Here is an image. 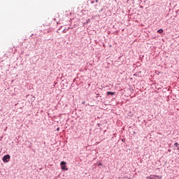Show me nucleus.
Masks as SVG:
<instances>
[{"label":"nucleus","instance_id":"nucleus-2","mask_svg":"<svg viewBox=\"0 0 179 179\" xmlns=\"http://www.w3.org/2000/svg\"><path fill=\"white\" fill-rule=\"evenodd\" d=\"M2 160L3 162H4V163H8L9 160H10V155H4Z\"/></svg>","mask_w":179,"mask_h":179},{"label":"nucleus","instance_id":"nucleus-6","mask_svg":"<svg viewBox=\"0 0 179 179\" xmlns=\"http://www.w3.org/2000/svg\"><path fill=\"white\" fill-rule=\"evenodd\" d=\"M98 166H103V164L99 163V164H98Z\"/></svg>","mask_w":179,"mask_h":179},{"label":"nucleus","instance_id":"nucleus-4","mask_svg":"<svg viewBox=\"0 0 179 179\" xmlns=\"http://www.w3.org/2000/svg\"><path fill=\"white\" fill-rule=\"evenodd\" d=\"M157 33H159V34H162V33H163V29H160L157 31Z\"/></svg>","mask_w":179,"mask_h":179},{"label":"nucleus","instance_id":"nucleus-7","mask_svg":"<svg viewBox=\"0 0 179 179\" xmlns=\"http://www.w3.org/2000/svg\"><path fill=\"white\" fill-rule=\"evenodd\" d=\"M57 131H59V128H57Z\"/></svg>","mask_w":179,"mask_h":179},{"label":"nucleus","instance_id":"nucleus-3","mask_svg":"<svg viewBox=\"0 0 179 179\" xmlns=\"http://www.w3.org/2000/svg\"><path fill=\"white\" fill-rule=\"evenodd\" d=\"M106 94H107V96H110V94L111 96H113V94H115V92H106Z\"/></svg>","mask_w":179,"mask_h":179},{"label":"nucleus","instance_id":"nucleus-9","mask_svg":"<svg viewBox=\"0 0 179 179\" xmlns=\"http://www.w3.org/2000/svg\"><path fill=\"white\" fill-rule=\"evenodd\" d=\"M178 155H179V153H178Z\"/></svg>","mask_w":179,"mask_h":179},{"label":"nucleus","instance_id":"nucleus-5","mask_svg":"<svg viewBox=\"0 0 179 179\" xmlns=\"http://www.w3.org/2000/svg\"><path fill=\"white\" fill-rule=\"evenodd\" d=\"M174 145H175L176 148H178V143H174Z\"/></svg>","mask_w":179,"mask_h":179},{"label":"nucleus","instance_id":"nucleus-8","mask_svg":"<svg viewBox=\"0 0 179 179\" xmlns=\"http://www.w3.org/2000/svg\"><path fill=\"white\" fill-rule=\"evenodd\" d=\"M177 150H179V147H178Z\"/></svg>","mask_w":179,"mask_h":179},{"label":"nucleus","instance_id":"nucleus-1","mask_svg":"<svg viewBox=\"0 0 179 179\" xmlns=\"http://www.w3.org/2000/svg\"><path fill=\"white\" fill-rule=\"evenodd\" d=\"M60 166L62 167V170H64V171H68V168H66V162L62 161L60 163Z\"/></svg>","mask_w":179,"mask_h":179}]
</instances>
